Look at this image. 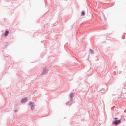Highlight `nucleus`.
I'll list each match as a JSON object with an SVG mask.
<instances>
[{
	"label": "nucleus",
	"instance_id": "obj_1",
	"mask_svg": "<svg viewBox=\"0 0 126 126\" xmlns=\"http://www.w3.org/2000/svg\"><path fill=\"white\" fill-rule=\"evenodd\" d=\"M113 123L114 124V125H119V124L121 123V120L113 121Z\"/></svg>",
	"mask_w": 126,
	"mask_h": 126
},
{
	"label": "nucleus",
	"instance_id": "obj_2",
	"mask_svg": "<svg viewBox=\"0 0 126 126\" xmlns=\"http://www.w3.org/2000/svg\"><path fill=\"white\" fill-rule=\"evenodd\" d=\"M30 105L32 107V110H33V109H34L35 104L33 102H30Z\"/></svg>",
	"mask_w": 126,
	"mask_h": 126
},
{
	"label": "nucleus",
	"instance_id": "obj_3",
	"mask_svg": "<svg viewBox=\"0 0 126 126\" xmlns=\"http://www.w3.org/2000/svg\"><path fill=\"white\" fill-rule=\"evenodd\" d=\"M27 98H25L22 99V103H26L27 102Z\"/></svg>",
	"mask_w": 126,
	"mask_h": 126
},
{
	"label": "nucleus",
	"instance_id": "obj_4",
	"mask_svg": "<svg viewBox=\"0 0 126 126\" xmlns=\"http://www.w3.org/2000/svg\"><path fill=\"white\" fill-rule=\"evenodd\" d=\"M8 34H9V31H6L5 33V36L7 37V36H8Z\"/></svg>",
	"mask_w": 126,
	"mask_h": 126
},
{
	"label": "nucleus",
	"instance_id": "obj_5",
	"mask_svg": "<svg viewBox=\"0 0 126 126\" xmlns=\"http://www.w3.org/2000/svg\"><path fill=\"white\" fill-rule=\"evenodd\" d=\"M85 15V12L84 11L82 12V16H84Z\"/></svg>",
	"mask_w": 126,
	"mask_h": 126
},
{
	"label": "nucleus",
	"instance_id": "obj_6",
	"mask_svg": "<svg viewBox=\"0 0 126 126\" xmlns=\"http://www.w3.org/2000/svg\"><path fill=\"white\" fill-rule=\"evenodd\" d=\"M90 52H91V54H93V50L91 49L90 50Z\"/></svg>",
	"mask_w": 126,
	"mask_h": 126
},
{
	"label": "nucleus",
	"instance_id": "obj_7",
	"mask_svg": "<svg viewBox=\"0 0 126 126\" xmlns=\"http://www.w3.org/2000/svg\"><path fill=\"white\" fill-rule=\"evenodd\" d=\"M70 97H71V98H72V97H73V94H70Z\"/></svg>",
	"mask_w": 126,
	"mask_h": 126
},
{
	"label": "nucleus",
	"instance_id": "obj_8",
	"mask_svg": "<svg viewBox=\"0 0 126 126\" xmlns=\"http://www.w3.org/2000/svg\"><path fill=\"white\" fill-rule=\"evenodd\" d=\"M114 120H118V118L115 117V118L114 119Z\"/></svg>",
	"mask_w": 126,
	"mask_h": 126
}]
</instances>
